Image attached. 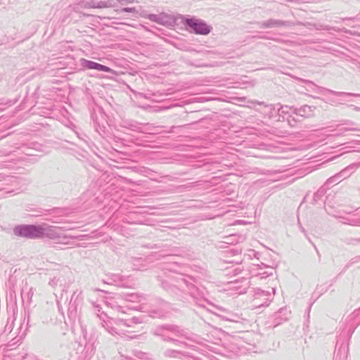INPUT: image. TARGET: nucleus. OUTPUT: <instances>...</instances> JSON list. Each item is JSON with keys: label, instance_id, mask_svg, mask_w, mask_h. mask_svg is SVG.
I'll use <instances>...</instances> for the list:
<instances>
[{"label": "nucleus", "instance_id": "7ed1b4c3", "mask_svg": "<svg viewBox=\"0 0 360 360\" xmlns=\"http://www.w3.org/2000/svg\"><path fill=\"white\" fill-rule=\"evenodd\" d=\"M81 65L85 68L89 70H97L99 71L106 72H114V71L103 65L99 64L98 63L88 60L86 59L82 58L80 60Z\"/></svg>", "mask_w": 360, "mask_h": 360}, {"label": "nucleus", "instance_id": "f257e3e1", "mask_svg": "<svg viewBox=\"0 0 360 360\" xmlns=\"http://www.w3.org/2000/svg\"><path fill=\"white\" fill-rule=\"evenodd\" d=\"M14 231L17 236L27 238H39L42 235L41 229L34 226H18Z\"/></svg>", "mask_w": 360, "mask_h": 360}, {"label": "nucleus", "instance_id": "20e7f679", "mask_svg": "<svg viewBox=\"0 0 360 360\" xmlns=\"http://www.w3.org/2000/svg\"><path fill=\"white\" fill-rule=\"evenodd\" d=\"M125 12H133L134 11V8H125L123 9Z\"/></svg>", "mask_w": 360, "mask_h": 360}, {"label": "nucleus", "instance_id": "f03ea898", "mask_svg": "<svg viewBox=\"0 0 360 360\" xmlns=\"http://www.w3.org/2000/svg\"><path fill=\"white\" fill-rule=\"evenodd\" d=\"M186 24L198 34H207L211 30L210 26L198 20L188 19Z\"/></svg>", "mask_w": 360, "mask_h": 360}]
</instances>
